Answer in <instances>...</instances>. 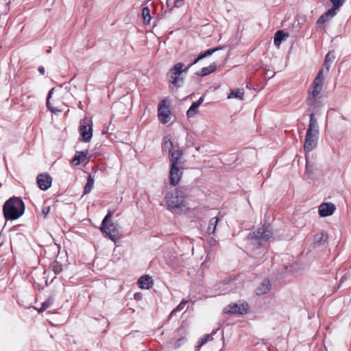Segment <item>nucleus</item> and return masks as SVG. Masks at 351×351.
<instances>
[{
	"instance_id": "f257e3e1",
	"label": "nucleus",
	"mask_w": 351,
	"mask_h": 351,
	"mask_svg": "<svg viewBox=\"0 0 351 351\" xmlns=\"http://www.w3.org/2000/svg\"><path fill=\"white\" fill-rule=\"evenodd\" d=\"M167 207L172 212L183 211L189 209V199L186 189H176L169 192L165 196Z\"/></svg>"
},
{
	"instance_id": "f03ea898",
	"label": "nucleus",
	"mask_w": 351,
	"mask_h": 351,
	"mask_svg": "<svg viewBox=\"0 0 351 351\" xmlns=\"http://www.w3.org/2000/svg\"><path fill=\"white\" fill-rule=\"evenodd\" d=\"M25 211V204L19 197H11L7 200L3 206V215L7 220H15L21 217Z\"/></svg>"
},
{
	"instance_id": "7ed1b4c3",
	"label": "nucleus",
	"mask_w": 351,
	"mask_h": 351,
	"mask_svg": "<svg viewBox=\"0 0 351 351\" xmlns=\"http://www.w3.org/2000/svg\"><path fill=\"white\" fill-rule=\"evenodd\" d=\"M319 129L314 114H311L309 124L305 136L304 149L306 152L312 151L317 144Z\"/></svg>"
},
{
	"instance_id": "20e7f679",
	"label": "nucleus",
	"mask_w": 351,
	"mask_h": 351,
	"mask_svg": "<svg viewBox=\"0 0 351 351\" xmlns=\"http://www.w3.org/2000/svg\"><path fill=\"white\" fill-rule=\"evenodd\" d=\"M112 212L108 211L101 222L100 230L105 234L106 237L115 243L121 237V234L118 224L109 223V219L112 217Z\"/></svg>"
},
{
	"instance_id": "39448f33",
	"label": "nucleus",
	"mask_w": 351,
	"mask_h": 351,
	"mask_svg": "<svg viewBox=\"0 0 351 351\" xmlns=\"http://www.w3.org/2000/svg\"><path fill=\"white\" fill-rule=\"evenodd\" d=\"M189 68V66H187L184 69V64L181 62L176 64L167 73L169 82L176 87H180L183 82V78L180 76L183 72H186Z\"/></svg>"
},
{
	"instance_id": "423d86ee",
	"label": "nucleus",
	"mask_w": 351,
	"mask_h": 351,
	"mask_svg": "<svg viewBox=\"0 0 351 351\" xmlns=\"http://www.w3.org/2000/svg\"><path fill=\"white\" fill-rule=\"evenodd\" d=\"M323 73L324 69H321L313 81L311 90L309 92L310 96L308 99V104L310 106L313 105V103L315 101L317 97L319 95L322 89L324 79Z\"/></svg>"
},
{
	"instance_id": "0eeeda50",
	"label": "nucleus",
	"mask_w": 351,
	"mask_h": 351,
	"mask_svg": "<svg viewBox=\"0 0 351 351\" xmlns=\"http://www.w3.org/2000/svg\"><path fill=\"white\" fill-rule=\"evenodd\" d=\"M273 232L269 226H263L250 234V239L252 244H255L257 242L261 245L263 241H266L271 237Z\"/></svg>"
},
{
	"instance_id": "6e6552de",
	"label": "nucleus",
	"mask_w": 351,
	"mask_h": 351,
	"mask_svg": "<svg viewBox=\"0 0 351 351\" xmlns=\"http://www.w3.org/2000/svg\"><path fill=\"white\" fill-rule=\"evenodd\" d=\"M80 133L82 136V141L88 143L93 136L92 120L89 117H85L80 121Z\"/></svg>"
},
{
	"instance_id": "1a4fd4ad",
	"label": "nucleus",
	"mask_w": 351,
	"mask_h": 351,
	"mask_svg": "<svg viewBox=\"0 0 351 351\" xmlns=\"http://www.w3.org/2000/svg\"><path fill=\"white\" fill-rule=\"evenodd\" d=\"M332 4V8L322 14L318 19V23H324L334 17L339 8L345 3V0H329Z\"/></svg>"
},
{
	"instance_id": "9d476101",
	"label": "nucleus",
	"mask_w": 351,
	"mask_h": 351,
	"mask_svg": "<svg viewBox=\"0 0 351 351\" xmlns=\"http://www.w3.org/2000/svg\"><path fill=\"white\" fill-rule=\"evenodd\" d=\"M158 117L159 121L165 124L170 121L171 119V110L169 106L167 104V99H162L158 107Z\"/></svg>"
},
{
	"instance_id": "9b49d317",
	"label": "nucleus",
	"mask_w": 351,
	"mask_h": 351,
	"mask_svg": "<svg viewBox=\"0 0 351 351\" xmlns=\"http://www.w3.org/2000/svg\"><path fill=\"white\" fill-rule=\"evenodd\" d=\"M183 167H170L169 182L170 184L175 186L178 185L182 177Z\"/></svg>"
},
{
	"instance_id": "f8f14e48",
	"label": "nucleus",
	"mask_w": 351,
	"mask_h": 351,
	"mask_svg": "<svg viewBox=\"0 0 351 351\" xmlns=\"http://www.w3.org/2000/svg\"><path fill=\"white\" fill-rule=\"evenodd\" d=\"M336 210L334 204L331 202L322 203L319 206V215L322 217H326L332 215Z\"/></svg>"
},
{
	"instance_id": "ddd939ff",
	"label": "nucleus",
	"mask_w": 351,
	"mask_h": 351,
	"mask_svg": "<svg viewBox=\"0 0 351 351\" xmlns=\"http://www.w3.org/2000/svg\"><path fill=\"white\" fill-rule=\"evenodd\" d=\"M170 154V167H183L182 152L179 149L173 150Z\"/></svg>"
},
{
	"instance_id": "4468645a",
	"label": "nucleus",
	"mask_w": 351,
	"mask_h": 351,
	"mask_svg": "<svg viewBox=\"0 0 351 351\" xmlns=\"http://www.w3.org/2000/svg\"><path fill=\"white\" fill-rule=\"evenodd\" d=\"M247 311V305L244 304H234L228 305L224 308V312L227 313L245 314Z\"/></svg>"
},
{
	"instance_id": "2eb2a0df",
	"label": "nucleus",
	"mask_w": 351,
	"mask_h": 351,
	"mask_svg": "<svg viewBox=\"0 0 351 351\" xmlns=\"http://www.w3.org/2000/svg\"><path fill=\"white\" fill-rule=\"evenodd\" d=\"M37 183L41 190H47L51 185V178L47 174H40L37 178Z\"/></svg>"
},
{
	"instance_id": "dca6fc26",
	"label": "nucleus",
	"mask_w": 351,
	"mask_h": 351,
	"mask_svg": "<svg viewBox=\"0 0 351 351\" xmlns=\"http://www.w3.org/2000/svg\"><path fill=\"white\" fill-rule=\"evenodd\" d=\"M204 98L200 97L197 101L193 102L186 112V116L189 118L195 117L198 113V108L203 103Z\"/></svg>"
},
{
	"instance_id": "f3484780",
	"label": "nucleus",
	"mask_w": 351,
	"mask_h": 351,
	"mask_svg": "<svg viewBox=\"0 0 351 351\" xmlns=\"http://www.w3.org/2000/svg\"><path fill=\"white\" fill-rule=\"evenodd\" d=\"M138 286L142 289H149L154 284L152 278L147 275L141 276L138 280Z\"/></svg>"
},
{
	"instance_id": "a211bd4d",
	"label": "nucleus",
	"mask_w": 351,
	"mask_h": 351,
	"mask_svg": "<svg viewBox=\"0 0 351 351\" xmlns=\"http://www.w3.org/2000/svg\"><path fill=\"white\" fill-rule=\"evenodd\" d=\"M88 152H77L72 160V163L77 166L84 162L87 158Z\"/></svg>"
},
{
	"instance_id": "6ab92c4d",
	"label": "nucleus",
	"mask_w": 351,
	"mask_h": 351,
	"mask_svg": "<svg viewBox=\"0 0 351 351\" xmlns=\"http://www.w3.org/2000/svg\"><path fill=\"white\" fill-rule=\"evenodd\" d=\"M270 287V282L267 279L264 280L259 285V287H257L256 294L259 295L265 294L269 291Z\"/></svg>"
},
{
	"instance_id": "aec40b11",
	"label": "nucleus",
	"mask_w": 351,
	"mask_h": 351,
	"mask_svg": "<svg viewBox=\"0 0 351 351\" xmlns=\"http://www.w3.org/2000/svg\"><path fill=\"white\" fill-rule=\"evenodd\" d=\"M244 90L241 88L232 89L230 93L228 95V99H239L240 100L243 99Z\"/></svg>"
},
{
	"instance_id": "412c9836",
	"label": "nucleus",
	"mask_w": 351,
	"mask_h": 351,
	"mask_svg": "<svg viewBox=\"0 0 351 351\" xmlns=\"http://www.w3.org/2000/svg\"><path fill=\"white\" fill-rule=\"evenodd\" d=\"M222 47H215L213 49H209L206 50L205 52L199 55L193 62V64H196L197 62H199L200 60L205 58L209 56H211L214 52L219 51L220 49H222Z\"/></svg>"
},
{
	"instance_id": "4be33fe9",
	"label": "nucleus",
	"mask_w": 351,
	"mask_h": 351,
	"mask_svg": "<svg viewBox=\"0 0 351 351\" xmlns=\"http://www.w3.org/2000/svg\"><path fill=\"white\" fill-rule=\"evenodd\" d=\"M288 35L285 34L283 31L278 30L274 36V43L276 46L279 47L282 41L287 37Z\"/></svg>"
},
{
	"instance_id": "5701e85b",
	"label": "nucleus",
	"mask_w": 351,
	"mask_h": 351,
	"mask_svg": "<svg viewBox=\"0 0 351 351\" xmlns=\"http://www.w3.org/2000/svg\"><path fill=\"white\" fill-rule=\"evenodd\" d=\"M219 221V219L217 217H213L210 219L209 224L207 228V232L208 234H214L215 232L217 226Z\"/></svg>"
},
{
	"instance_id": "b1692460",
	"label": "nucleus",
	"mask_w": 351,
	"mask_h": 351,
	"mask_svg": "<svg viewBox=\"0 0 351 351\" xmlns=\"http://www.w3.org/2000/svg\"><path fill=\"white\" fill-rule=\"evenodd\" d=\"M217 69V65L213 63L208 66L204 67L201 69L199 75L201 76H206L210 73H213Z\"/></svg>"
},
{
	"instance_id": "393cba45",
	"label": "nucleus",
	"mask_w": 351,
	"mask_h": 351,
	"mask_svg": "<svg viewBox=\"0 0 351 351\" xmlns=\"http://www.w3.org/2000/svg\"><path fill=\"white\" fill-rule=\"evenodd\" d=\"M216 333V331H213L211 334L205 335L198 342V344L197 346V348H199L203 345H204L206 343H207L208 341H211L213 339V335Z\"/></svg>"
},
{
	"instance_id": "a878e982",
	"label": "nucleus",
	"mask_w": 351,
	"mask_h": 351,
	"mask_svg": "<svg viewBox=\"0 0 351 351\" xmlns=\"http://www.w3.org/2000/svg\"><path fill=\"white\" fill-rule=\"evenodd\" d=\"M93 184L94 179L90 175H89L87 178V183L84 186V194H87L90 192V191L93 189Z\"/></svg>"
},
{
	"instance_id": "bb28decb",
	"label": "nucleus",
	"mask_w": 351,
	"mask_h": 351,
	"mask_svg": "<svg viewBox=\"0 0 351 351\" xmlns=\"http://www.w3.org/2000/svg\"><path fill=\"white\" fill-rule=\"evenodd\" d=\"M173 147V143L171 140L168 138H165L163 139V150L165 152H167L169 154H171L173 151H171V148Z\"/></svg>"
},
{
	"instance_id": "cd10ccee",
	"label": "nucleus",
	"mask_w": 351,
	"mask_h": 351,
	"mask_svg": "<svg viewBox=\"0 0 351 351\" xmlns=\"http://www.w3.org/2000/svg\"><path fill=\"white\" fill-rule=\"evenodd\" d=\"M142 16L145 23H149L152 17L150 15V10L147 7H145L142 10Z\"/></svg>"
},
{
	"instance_id": "c85d7f7f",
	"label": "nucleus",
	"mask_w": 351,
	"mask_h": 351,
	"mask_svg": "<svg viewBox=\"0 0 351 351\" xmlns=\"http://www.w3.org/2000/svg\"><path fill=\"white\" fill-rule=\"evenodd\" d=\"M326 241V235L324 232H320L315 235L314 241L317 243H321Z\"/></svg>"
},
{
	"instance_id": "c756f323",
	"label": "nucleus",
	"mask_w": 351,
	"mask_h": 351,
	"mask_svg": "<svg viewBox=\"0 0 351 351\" xmlns=\"http://www.w3.org/2000/svg\"><path fill=\"white\" fill-rule=\"evenodd\" d=\"M53 304V301L51 299H49L48 300L45 301L42 304L41 307L39 308L38 311L42 312L45 311L47 308L50 307Z\"/></svg>"
},
{
	"instance_id": "7c9ffc66",
	"label": "nucleus",
	"mask_w": 351,
	"mask_h": 351,
	"mask_svg": "<svg viewBox=\"0 0 351 351\" xmlns=\"http://www.w3.org/2000/svg\"><path fill=\"white\" fill-rule=\"evenodd\" d=\"M335 58V56L334 55V53L332 52H329L326 54L325 60L331 64L334 61Z\"/></svg>"
},
{
	"instance_id": "2f4dec72",
	"label": "nucleus",
	"mask_w": 351,
	"mask_h": 351,
	"mask_svg": "<svg viewBox=\"0 0 351 351\" xmlns=\"http://www.w3.org/2000/svg\"><path fill=\"white\" fill-rule=\"evenodd\" d=\"M187 303V301H182L180 302V304L175 308L171 313V315H173L178 311H181L184 308V305Z\"/></svg>"
},
{
	"instance_id": "473e14b6",
	"label": "nucleus",
	"mask_w": 351,
	"mask_h": 351,
	"mask_svg": "<svg viewBox=\"0 0 351 351\" xmlns=\"http://www.w3.org/2000/svg\"><path fill=\"white\" fill-rule=\"evenodd\" d=\"M53 90V88H52L49 92V94H48V97H47V106L48 107V108H49L51 110V111L52 112H55L56 111H57L55 108H51L50 107V103H49V98L51 97V95H52V92Z\"/></svg>"
},
{
	"instance_id": "72a5a7b5",
	"label": "nucleus",
	"mask_w": 351,
	"mask_h": 351,
	"mask_svg": "<svg viewBox=\"0 0 351 351\" xmlns=\"http://www.w3.org/2000/svg\"><path fill=\"white\" fill-rule=\"evenodd\" d=\"M185 341L186 338L184 337L179 338L175 343V348H178Z\"/></svg>"
},
{
	"instance_id": "f704fd0d",
	"label": "nucleus",
	"mask_w": 351,
	"mask_h": 351,
	"mask_svg": "<svg viewBox=\"0 0 351 351\" xmlns=\"http://www.w3.org/2000/svg\"><path fill=\"white\" fill-rule=\"evenodd\" d=\"M306 172L308 176H311L313 173L312 167L310 165V163L308 161V160H306Z\"/></svg>"
},
{
	"instance_id": "c9c22d12",
	"label": "nucleus",
	"mask_w": 351,
	"mask_h": 351,
	"mask_svg": "<svg viewBox=\"0 0 351 351\" xmlns=\"http://www.w3.org/2000/svg\"><path fill=\"white\" fill-rule=\"evenodd\" d=\"M50 211V207L49 206H43L42 208V214L45 217L49 214Z\"/></svg>"
},
{
	"instance_id": "e433bc0d",
	"label": "nucleus",
	"mask_w": 351,
	"mask_h": 351,
	"mask_svg": "<svg viewBox=\"0 0 351 351\" xmlns=\"http://www.w3.org/2000/svg\"><path fill=\"white\" fill-rule=\"evenodd\" d=\"M183 0H174L175 7L180 8L183 5Z\"/></svg>"
},
{
	"instance_id": "4c0bfd02",
	"label": "nucleus",
	"mask_w": 351,
	"mask_h": 351,
	"mask_svg": "<svg viewBox=\"0 0 351 351\" xmlns=\"http://www.w3.org/2000/svg\"><path fill=\"white\" fill-rule=\"evenodd\" d=\"M330 63L328 62H326V60L324 61V64H323V69H324V68L326 69V72H328L329 69H330Z\"/></svg>"
},
{
	"instance_id": "58836bf2",
	"label": "nucleus",
	"mask_w": 351,
	"mask_h": 351,
	"mask_svg": "<svg viewBox=\"0 0 351 351\" xmlns=\"http://www.w3.org/2000/svg\"><path fill=\"white\" fill-rule=\"evenodd\" d=\"M38 71L42 74V75H44L45 74V68L41 66H39L38 67Z\"/></svg>"
}]
</instances>
